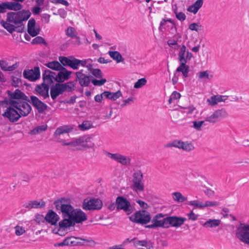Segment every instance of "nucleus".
I'll use <instances>...</instances> for the list:
<instances>
[{
	"label": "nucleus",
	"mask_w": 249,
	"mask_h": 249,
	"mask_svg": "<svg viewBox=\"0 0 249 249\" xmlns=\"http://www.w3.org/2000/svg\"><path fill=\"white\" fill-rule=\"evenodd\" d=\"M198 77L199 79H208L210 80L212 78L213 75L209 74L208 71H201L198 73Z\"/></svg>",
	"instance_id": "41"
},
{
	"label": "nucleus",
	"mask_w": 249,
	"mask_h": 249,
	"mask_svg": "<svg viewBox=\"0 0 249 249\" xmlns=\"http://www.w3.org/2000/svg\"><path fill=\"white\" fill-rule=\"evenodd\" d=\"M189 29L191 30L196 31H198L205 30L204 26H203L202 25H201L198 23H196L191 24L189 25Z\"/></svg>",
	"instance_id": "46"
},
{
	"label": "nucleus",
	"mask_w": 249,
	"mask_h": 249,
	"mask_svg": "<svg viewBox=\"0 0 249 249\" xmlns=\"http://www.w3.org/2000/svg\"><path fill=\"white\" fill-rule=\"evenodd\" d=\"M72 129V128L71 126L68 125H64L58 127L53 134L54 137L57 142H63V145L69 146V149L72 151L80 150L79 146L88 147V148L93 146V143H90L89 145L87 144L90 138L86 136L80 137L79 138L68 142H65L61 138V136L64 135L69 136L68 133L71 131Z\"/></svg>",
	"instance_id": "1"
},
{
	"label": "nucleus",
	"mask_w": 249,
	"mask_h": 249,
	"mask_svg": "<svg viewBox=\"0 0 249 249\" xmlns=\"http://www.w3.org/2000/svg\"><path fill=\"white\" fill-rule=\"evenodd\" d=\"M203 3V0H197L193 4L189 7L188 11L196 14L202 6Z\"/></svg>",
	"instance_id": "31"
},
{
	"label": "nucleus",
	"mask_w": 249,
	"mask_h": 249,
	"mask_svg": "<svg viewBox=\"0 0 249 249\" xmlns=\"http://www.w3.org/2000/svg\"><path fill=\"white\" fill-rule=\"evenodd\" d=\"M164 216L161 213L155 215L151 220L152 224L146 225L145 227L149 229H156L158 227L167 228L166 217L164 218Z\"/></svg>",
	"instance_id": "13"
},
{
	"label": "nucleus",
	"mask_w": 249,
	"mask_h": 249,
	"mask_svg": "<svg viewBox=\"0 0 249 249\" xmlns=\"http://www.w3.org/2000/svg\"><path fill=\"white\" fill-rule=\"evenodd\" d=\"M76 79L75 81H78L79 84L81 87H88L90 82V76L85 74L75 72Z\"/></svg>",
	"instance_id": "24"
},
{
	"label": "nucleus",
	"mask_w": 249,
	"mask_h": 249,
	"mask_svg": "<svg viewBox=\"0 0 249 249\" xmlns=\"http://www.w3.org/2000/svg\"><path fill=\"white\" fill-rule=\"evenodd\" d=\"M7 93L9 98H10V100H14L18 102L19 101H29V97L18 89H16L14 92L8 90Z\"/></svg>",
	"instance_id": "18"
},
{
	"label": "nucleus",
	"mask_w": 249,
	"mask_h": 249,
	"mask_svg": "<svg viewBox=\"0 0 249 249\" xmlns=\"http://www.w3.org/2000/svg\"><path fill=\"white\" fill-rule=\"evenodd\" d=\"M103 206L101 200L98 198H87L83 200L82 208L85 210H99Z\"/></svg>",
	"instance_id": "9"
},
{
	"label": "nucleus",
	"mask_w": 249,
	"mask_h": 249,
	"mask_svg": "<svg viewBox=\"0 0 249 249\" xmlns=\"http://www.w3.org/2000/svg\"><path fill=\"white\" fill-rule=\"evenodd\" d=\"M33 44H43L45 46H47V43L45 41V39L41 36H37L34 38L32 41Z\"/></svg>",
	"instance_id": "51"
},
{
	"label": "nucleus",
	"mask_w": 249,
	"mask_h": 249,
	"mask_svg": "<svg viewBox=\"0 0 249 249\" xmlns=\"http://www.w3.org/2000/svg\"><path fill=\"white\" fill-rule=\"evenodd\" d=\"M178 43L179 42H176L174 39H168L167 41V44L169 47L175 50H178L180 47V45Z\"/></svg>",
	"instance_id": "49"
},
{
	"label": "nucleus",
	"mask_w": 249,
	"mask_h": 249,
	"mask_svg": "<svg viewBox=\"0 0 249 249\" xmlns=\"http://www.w3.org/2000/svg\"><path fill=\"white\" fill-rule=\"evenodd\" d=\"M47 128V125L46 124H43L38 126L31 131V134L32 135H36V134L40 133L43 131H45Z\"/></svg>",
	"instance_id": "40"
},
{
	"label": "nucleus",
	"mask_w": 249,
	"mask_h": 249,
	"mask_svg": "<svg viewBox=\"0 0 249 249\" xmlns=\"http://www.w3.org/2000/svg\"><path fill=\"white\" fill-rule=\"evenodd\" d=\"M180 50L178 52V60L180 63H187V60H191L193 57L192 53L186 51V46L183 45L180 46Z\"/></svg>",
	"instance_id": "20"
},
{
	"label": "nucleus",
	"mask_w": 249,
	"mask_h": 249,
	"mask_svg": "<svg viewBox=\"0 0 249 249\" xmlns=\"http://www.w3.org/2000/svg\"><path fill=\"white\" fill-rule=\"evenodd\" d=\"M31 14L29 10L9 12L7 15V21L14 23L16 25H19L23 21L27 20L30 18Z\"/></svg>",
	"instance_id": "3"
},
{
	"label": "nucleus",
	"mask_w": 249,
	"mask_h": 249,
	"mask_svg": "<svg viewBox=\"0 0 249 249\" xmlns=\"http://www.w3.org/2000/svg\"><path fill=\"white\" fill-rule=\"evenodd\" d=\"M58 71L57 75L54 78V80L57 83L61 84L70 78L71 71H68L63 66Z\"/></svg>",
	"instance_id": "19"
},
{
	"label": "nucleus",
	"mask_w": 249,
	"mask_h": 249,
	"mask_svg": "<svg viewBox=\"0 0 249 249\" xmlns=\"http://www.w3.org/2000/svg\"><path fill=\"white\" fill-rule=\"evenodd\" d=\"M107 155L110 159L117 161L124 165H127L130 164L131 160L128 157L123 156L119 153L112 154L108 152Z\"/></svg>",
	"instance_id": "21"
},
{
	"label": "nucleus",
	"mask_w": 249,
	"mask_h": 249,
	"mask_svg": "<svg viewBox=\"0 0 249 249\" xmlns=\"http://www.w3.org/2000/svg\"><path fill=\"white\" fill-rule=\"evenodd\" d=\"M65 224L66 222L63 221V219L59 222V227L53 230L54 233L58 234L60 236H64L67 233V229L71 227V226H63L62 223Z\"/></svg>",
	"instance_id": "27"
},
{
	"label": "nucleus",
	"mask_w": 249,
	"mask_h": 249,
	"mask_svg": "<svg viewBox=\"0 0 249 249\" xmlns=\"http://www.w3.org/2000/svg\"><path fill=\"white\" fill-rule=\"evenodd\" d=\"M184 108L185 110L184 111V112L188 114H192L193 112L196 110V107L193 105H191L187 107H184Z\"/></svg>",
	"instance_id": "60"
},
{
	"label": "nucleus",
	"mask_w": 249,
	"mask_h": 249,
	"mask_svg": "<svg viewBox=\"0 0 249 249\" xmlns=\"http://www.w3.org/2000/svg\"><path fill=\"white\" fill-rule=\"evenodd\" d=\"M228 99V96L225 95H213L207 99V102L212 106H214L218 103L225 102Z\"/></svg>",
	"instance_id": "26"
},
{
	"label": "nucleus",
	"mask_w": 249,
	"mask_h": 249,
	"mask_svg": "<svg viewBox=\"0 0 249 249\" xmlns=\"http://www.w3.org/2000/svg\"><path fill=\"white\" fill-rule=\"evenodd\" d=\"M107 82L106 79H102L101 80H97L94 79L92 80L91 82L94 86H101L103 85Z\"/></svg>",
	"instance_id": "57"
},
{
	"label": "nucleus",
	"mask_w": 249,
	"mask_h": 249,
	"mask_svg": "<svg viewBox=\"0 0 249 249\" xmlns=\"http://www.w3.org/2000/svg\"><path fill=\"white\" fill-rule=\"evenodd\" d=\"M189 219L195 221L197 219L198 215L195 214L193 211L190 213L187 214Z\"/></svg>",
	"instance_id": "63"
},
{
	"label": "nucleus",
	"mask_w": 249,
	"mask_h": 249,
	"mask_svg": "<svg viewBox=\"0 0 249 249\" xmlns=\"http://www.w3.org/2000/svg\"><path fill=\"white\" fill-rule=\"evenodd\" d=\"M187 63H180V66L178 67L176 71L181 72L183 77L186 78L188 76V72L189 71V66L186 65Z\"/></svg>",
	"instance_id": "32"
},
{
	"label": "nucleus",
	"mask_w": 249,
	"mask_h": 249,
	"mask_svg": "<svg viewBox=\"0 0 249 249\" xmlns=\"http://www.w3.org/2000/svg\"><path fill=\"white\" fill-rule=\"evenodd\" d=\"M130 220L136 223L144 225L147 224L151 220L149 212L145 210L137 211L129 217Z\"/></svg>",
	"instance_id": "7"
},
{
	"label": "nucleus",
	"mask_w": 249,
	"mask_h": 249,
	"mask_svg": "<svg viewBox=\"0 0 249 249\" xmlns=\"http://www.w3.org/2000/svg\"><path fill=\"white\" fill-rule=\"evenodd\" d=\"M188 204L191 206H194L196 208L199 209H203L204 205L202 202L199 201L198 200L191 201L188 203Z\"/></svg>",
	"instance_id": "50"
},
{
	"label": "nucleus",
	"mask_w": 249,
	"mask_h": 249,
	"mask_svg": "<svg viewBox=\"0 0 249 249\" xmlns=\"http://www.w3.org/2000/svg\"><path fill=\"white\" fill-rule=\"evenodd\" d=\"M45 202L42 200H41L40 201L30 200L25 202L23 205V207L30 210L32 209L42 208L45 207Z\"/></svg>",
	"instance_id": "23"
},
{
	"label": "nucleus",
	"mask_w": 249,
	"mask_h": 249,
	"mask_svg": "<svg viewBox=\"0 0 249 249\" xmlns=\"http://www.w3.org/2000/svg\"><path fill=\"white\" fill-rule=\"evenodd\" d=\"M117 209L118 210H123L127 214L132 213L135 209V204H131L125 198L119 196L116 198Z\"/></svg>",
	"instance_id": "8"
},
{
	"label": "nucleus",
	"mask_w": 249,
	"mask_h": 249,
	"mask_svg": "<svg viewBox=\"0 0 249 249\" xmlns=\"http://www.w3.org/2000/svg\"><path fill=\"white\" fill-rule=\"evenodd\" d=\"M54 204L57 210H60L63 219H71L75 209L71 204L67 203L64 198L55 200Z\"/></svg>",
	"instance_id": "2"
},
{
	"label": "nucleus",
	"mask_w": 249,
	"mask_h": 249,
	"mask_svg": "<svg viewBox=\"0 0 249 249\" xmlns=\"http://www.w3.org/2000/svg\"><path fill=\"white\" fill-rule=\"evenodd\" d=\"M173 199L178 202H182L187 200V198L184 196L180 192H176L172 194Z\"/></svg>",
	"instance_id": "38"
},
{
	"label": "nucleus",
	"mask_w": 249,
	"mask_h": 249,
	"mask_svg": "<svg viewBox=\"0 0 249 249\" xmlns=\"http://www.w3.org/2000/svg\"><path fill=\"white\" fill-rule=\"evenodd\" d=\"M108 54L117 63L122 62L124 60L120 53L117 51H109Z\"/></svg>",
	"instance_id": "37"
},
{
	"label": "nucleus",
	"mask_w": 249,
	"mask_h": 249,
	"mask_svg": "<svg viewBox=\"0 0 249 249\" xmlns=\"http://www.w3.org/2000/svg\"><path fill=\"white\" fill-rule=\"evenodd\" d=\"M44 65L49 68L56 71H58L61 70V68L63 67V66L57 61L50 62L45 63Z\"/></svg>",
	"instance_id": "36"
},
{
	"label": "nucleus",
	"mask_w": 249,
	"mask_h": 249,
	"mask_svg": "<svg viewBox=\"0 0 249 249\" xmlns=\"http://www.w3.org/2000/svg\"><path fill=\"white\" fill-rule=\"evenodd\" d=\"M66 35L72 38H75V43L80 44V37L77 36V32H66Z\"/></svg>",
	"instance_id": "52"
},
{
	"label": "nucleus",
	"mask_w": 249,
	"mask_h": 249,
	"mask_svg": "<svg viewBox=\"0 0 249 249\" xmlns=\"http://www.w3.org/2000/svg\"><path fill=\"white\" fill-rule=\"evenodd\" d=\"M174 12L176 14V18L179 20H184L186 18V16L183 12H177V8L174 9Z\"/></svg>",
	"instance_id": "56"
},
{
	"label": "nucleus",
	"mask_w": 249,
	"mask_h": 249,
	"mask_svg": "<svg viewBox=\"0 0 249 249\" xmlns=\"http://www.w3.org/2000/svg\"><path fill=\"white\" fill-rule=\"evenodd\" d=\"M0 24L7 31H15V28H17L14 25L11 24L10 22H7L3 20L0 21Z\"/></svg>",
	"instance_id": "43"
},
{
	"label": "nucleus",
	"mask_w": 249,
	"mask_h": 249,
	"mask_svg": "<svg viewBox=\"0 0 249 249\" xmlns=\"http://www.w3.org/2000/svg\"><path fill=\"white\" fill-rule=\"evenodd\" d=\"M147 80L145 78H142L139 79L134 85L135 89H140L146 85Z\"/></svg>",
	"instance_id": "47"
},
{
	"label": "nucleus",
	"mask_w": 249,
	"mask_h": 249,
	"mask_svg": "<svg viewBox=\"0 0 249 249\" xmlns=\"http://www.w3.org/2000/svg\"><path fill=\"white\" fill-rule=\"evenodd\" d=\"M173 28H175L174 24L170 19H163L162 21L160 22L159 29L160 30L162 29L169 30L170 29L172 30Z\"/></svg>",
	"instance_id": "30"
},
{
	"label": "nucleus",
	"mask_w": 249,
	"mask_h": 249,
	"mask_svg": "<svg viewBox=\"0 0 249 249\" xmlns=\"http://www.w3.org/2000/svg\"><path fill=\"white\" fill-rule=\"evenodd\" d=\"M6 7L7 9L17 11L22 8V5L17 2H6Z\"/></svg>",
	"instance_id": "35"
},
{
	"label": "nucleus",
	"mask_w": 249,
	"mask_h": 249,
	"mask_svg": "<svg viewBox=\"0 0 249 249\" xmlns=\"http://www.w3.org/2000/svg\"><path fill=\"white\" fill-rule=\"evenodd\" d=\"M204 208L207 207H214L219 205V203L217 201H207L205 203H203Z\"/></svg>",
	"instance_id": "61"
},
{
	"label": "nucleus",
	"mask_w": 249,
	"mask_h": 249,
	"mask_svg": "<svg viewBox=\"0 0 249 249\" xmlns=\"http://www.w3.org/2000/svg\"><path fill=\"white\" fill-rule=\"evenodd\" d=\"M55 76L51 74V71L49 70H45L42 74V79L43 82H46L48 84H52L53 83V79L54 80Z\"/></svg>",
	"instance_id": "28"
},
{
	"label": "nucleus",
	"mask_w": 249,
	"mask_h": 249,
	"mask_svg": "<svg viewBox=\"0 0 249 249\" xmlns=\"http://www.w3.org/2000/svg\"><path fill=\"white\" fill-rule=\"evenodd\" d=\"M148 243L145 240H137L134 242L135 246H141L142 247H146V249H150V247L148 245Z\"/></svg>",
	"instance_id": "48"
},
{
	"label": "nucleus",
	"mask_w": 249,
	"mask_h": 249,
	"mask_svg": "<svg viewBox=\"0 0 249 249\" xmlns=\"http://www.w3.org/2000/svg\"><path fill=\"white\" fill-rule=\"evenodd\" d=\"M44 83H42L41 84L36 85L35 89V91L36 92L37 94L42 96L44 99L45 92H44L43 88L44 87Z\"/></svg>",
	"instance_id": "45"
},
{
	"label": "nucleus",
	"mask_w": 249,
	"mask_h": 249,
	"mask_svg": "<svg viewBox=\"0 0 249 249\" xmlns=\"http://www.w3.org/2000/svg\"><path fill=\"white\" fill-rule=\"evenodd\" d=\"M92 127H93L92 123L89 121H83V123L78 126V128L81 130H88Z\"/></svg>",
	"instance_id": "39"
},
{
	"label": "nucleus",
	"mask_w": 249,
	"mask_h": 249,
	"mask_svg": "<svg viewBox=\"0 0 249 249\" xmlns=\"http://www.w3.org/2000/svg\"><path fill=\"white\" fill-rule=\"evenodd\" d=\"M64 92L63 88L61 83H56L51 87L50 95L51 98L54 100L60 94Z\"/></svg>",
	"instance_id": "22"
},
{
	"label": "nucleus",
	"mask_w": 249,
	"mask_h": 249,
	"mask_svg": "<svg viewBox=\"0 0 249 249\" xmlns=\"http://www.w3.org/2000/svg\"><path fill=\"white\" fill-rule=\"evenodd\" d=\"M27 102L31 103L39 113L44 112L48 107L45 103L41 101L36 96H31L29 101Z\"/></svg>",
	"instance_id": "14"
},
{
	"label": "nucleus",
	"mask_w": 249,
	"mask_h": 249,
	"mask_svg": "<svg viewBox=\"0 0 249 249\" xmlns=\"http://www.w3.org/2000/svg\"><path fill=\"white\" fill-rule=\"evenodd\" d=\"M40 29L36 28V20L34 18L30 19L28 22L27 31H39Z\"/></svg>",
	"instance_id": "42"
},
{
	"label": "nucleus",
	"mask_w": 249,
	"mask_h": 249,
	"mask_svg": "<svg viewBox=\"0 0 249 249\" xmlns=\"http://www.w3.org/2000/svg\"><path fill=\"white\" fill-rule=\"evenodd\" d=\"M221 220L219 219H210L206 221L203 224V226L205 228H215L221 223Z\"/></svg>",
	"instance_id": "34"
},
{
	"label": "nucleus",
	"mask_w": 249,
	"mask_h": 249,
	"mask_svg": "<svg viewBox=\"0 0 249 249\" xmlns=\"http://www.w3.org/2000/svg\"><path fill=\"white\" fill-rule=\"evenodd\" d=\"M15 108L12 106L11 107H9L2 114L4 117L7 118L10 122L12 123L17 122L21 117V115Z\"/></svg>",
	"instance_id": "15"
},
{
	"label": "nucleus",
	"mask_w": 249,
	"mask_h": 249,
	"mask_svg": "<svg viewBox=\"0 0 249 249\" xmlns=\"http://www.w3.org/2000/svg\"><path fill=\"white\" fill-rule=\"evenodd\" d=\"M78 59L75 58L73 56H71V60L70 67L73 70L78 69Z\"/></svg>",
	"instance_id": "53"
},
{
	"label": "nucleus",
	"mask_w": 249,
	"mask_h": 249,
	"mask_svg": "<svg viewBox=\"0 0 249 249\" xmlns=\"http://www.w3.org/2000/svg\"><path fill=\"white\" fill-rule=\"evenodd\" d=\"M122 94L120 90L115 92H111V100H116L120 97L122 96Z\"/></svg>",
	"instance_id": "59"
},
{
	"label": "nucleus",
	"mask_w": 249,
	"mask_h": 249,
	"mask_svg": "<svg viewBox=\"0 0 249 249\" xmlns=\"http://www.w3.org/2000/svg\"><path fill=\"white\" fill-rule=\"evenodd\" d=\"M15 233L17 235L19 236L23 234L25 232V230L24 228L22 227H20L19 226H16L15 227Z\"/></svg>",
	"instance_id": "58"
},
{
	"label": "nucleus",
	"mask_w": 249,
	"mask_h": 249,
	"mask_svg": "<svg viewBox=\"0 0 249 249\" xmlns=\"http://www.w3.org/2000/svg\"><path fill=\"white\" fill-rule=\"evenodd\" d=\"M45 219L51 225H55L59 219V216L53 211L50 210L46 214Z\"/></svg>",
	"instance_id": "25"
},
{
	"label": "nucleus",
	"mask_w": 249,
	"mask_h": 249,
	"mask_svg": "<svg viewBox=\"0 0 249 249\" xmlns=\"http://www.w3.org/2000/svg\"><path fill=\"white\" fill-rule=\"evenodd\" d=\"M91 73L93 76L98 78H101L103 76V73L99 69H94L91 70Z\"/></svg>",
	"instance_id": "55"
},
{
	"label": "nucleus",
	"mask_w": 249,
	"mask_h": 249,
	"mask_svg": "<svg viewBox=\"0 0 249 249\" xmlns=\"http://www.w3.org/2000/svg\"><path fill=\"white\" fill-rule=\"evenodd\" d=\"M228 116V113L224 108L217 109L214 111L212 114L205 118V121L212 124H215L222 119Z\"/></svg>",
	"instance_id": "12"
},
{
	"label": "nucleus",
	"mask_w": 249,
	"mask_h": 249,
	"mask_svg": "<svg viewBox=\"0 0 249 249\" xmlns=\"http://www.w3.org/2000/svg\"><path fill=\"white\" fill-rule=\"evenodd\" d=\"M186 220V218L185 217L176 216H167V228H169L170 226L175 227L176 228L179 227L181 226Z\"/></svg>",
	"instance_id": "17"
},
{
	"label": "nucleus",
	"mask_w": 249,
	"mask_h": 249,
	"mask_svg": "<svg viewBox=\"0 0 249 249\" xmlns=\"http://www.w3.org/2000/svg\"><path fill=\"white\" fill-rule=\"evenodd\" d=\"M23 77L31 81H35L40 78V70L38 67H35L34 69L24 70Z\"/></svg>",
	"instance_id": "16"
},
{
	"label": "nucleus",
	"mask_w": 249,
	"mask_h": 249,
	"mask_svg": "<svg viewBox=\"0 0 249 249\" xmlns=\"http://www.w3.org/2000/svg\"><path fill=\"white\" fill-rule=\"evenodd\" d=\"M87 219V216L84 212L80 209H76L71 219H63V221L66 222V223L64 224L62 222V224H63V226L74 227L76 224L82 223L86 221Z\"/></svg>",
	"instance_id": "4"
},
{
	"label": "nucleus",
	"mask_w": 249,
	"mask_h": 249,
	"mask_svg": "<svg viewBox=\"0 0 249 249\" xmlns=\"http://www.w3.org/2000/svg\"><path fill=\"white\" fill-rule=\"evenodd\" d=\"M64 91L71 92L74 90L76 88V81H70L65 83H61Z\"/></svg>",
	"instance_id": "33"
},
{
	"label": "nucleus",
	"mask_w": 249,
	"mask_h": 249,
	"mask_svg": "<svg viewBox=\"0 0 249 249\" xmlns=\"http://www.w3.org/2000/svg\"><path fill=\"white\" fill-rule=\"evenodd\" d=\"M59 60L60 62V64L64 66H69L70 65L71 56L67 57L66 56H61L59 57Z\"/></svg>",
	"instance_id": "44"
},
{
	"label": "nucleus",
	"mask_w": 249,
	"mask_h": 249,
	"mask_svg": "<svg viewBox=\"0 0 249 249\" xmlns=\"http://www.w3.org/2000/svg\"><path fill=\"white\" fill-rule=\"evenodd\" d=\"M133 184L132 189L135 192H142L144 190L143 174L141 171H138L133 174Z\"/></svg>",
	"instance_id": "11"
},
{
	"label": "nucleus",
	"mask_w": 249,
	"mask_h": 249,
	"mask_svg": "<svg viewBox=\"0 0 249 249\" xmlns=\"http://www.w3.org/2000/svg\"><path fill=\"white\" fill-rule=\"evenodd\" d=\"M8 104L18 109L19 112V114L21 116H27L31 112L32 107L28 103V102L25 101H18L14 100H9Z\"/></svg>",
	"instance_id": "6"
},
{
	"label": "nucleus",
	"mask_w": 249,
	"mask_h": 249,
	"mask_svg": "<svg viewBox=\"0 0 249 249\" xmlns=\"http://www.w3.org/2000/svg\"><path fill=\"white\" fill-rule=\"evenodd\" d=\"M66 245L68 246H83L93 247L96 242L92 239H87L74 236L67 237L65 239Z\"/></svg>",
	"instance_id": "5"
},
{
	"label": "nucleus",
	"mask_w": 249,
	"mask_h": 249,
	"mask_svg": "<svg viewBox=\"0 0 249 249\" xmlns=\"http://www.w3.org/2000/svg\"><path fill=\"white\" fill-rule=\"evenodd\" d=\"M235 234L240 241L249 245V225L240 223L237 227Z\"/></svg>",
	"instance_id": "10"
},
{
	"label": "nucleus",
	"mask_w": 249,
	"mask_h": 249,
	"mask_svg": "<svg viewBox=\"0 0 249 249\" xmlns=\"http://www.w3.org/2000/svg\"><path fill=\"white\" fill-rule=\"evenodd\" d=\"M0 67L4 71H7L8 65V63L4 60H0Z\"/></svg>",
	"instance_id": "64"
},
{
	"label": "nucleus",
	"mask_w": 249,
	"mask_h": 249,
	"mask_svg": "<svg viewBox=\"0 0 249 249\" xmlns=\"http://www.w3.org/2000/svg\"><path fill=\"white\" fill-rule=\"evenodd\" d=\"M44 87L43 88V90H44V92H45V94H44V99H46L47 98H48L49 97V84H48V83H45L44 82Z\"/></svg>",
	"instance_id": "62"
},
{
	"label": "nucleus",
	"mask_w": 249,
	"mask_h": 249,
	"mask_svg": "<svg viewBox=\"0 0 249 249\" xmlns=\"http://www.w3.org/2000/svg\"><path fill=\"white\" fill-rule=\"evenodd\" d=\"M205 121H194L193 123V127L197 130L200 131L201 130V126L204 124V122Z\"/></svg>",
	"instance_id": "54"
},
{
	"label": "nucleus",
	"mask_w": 249,
	"mask_h": 249,
	"mask_svg": "<svg viewBox=\"0 0 249 249\" xmlns=\"http://www.w3.org/2000/svg\"><path fill=\"white\" fill-rule=\"evenodd\" d=\"M178 148L182 149L183 150L186 152H190L195 149V147L193 143L191 142H183L181 141H178Z\"/></svg>",
	"instance_id": "29"
}]
</instances>
